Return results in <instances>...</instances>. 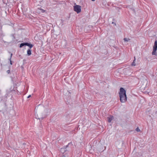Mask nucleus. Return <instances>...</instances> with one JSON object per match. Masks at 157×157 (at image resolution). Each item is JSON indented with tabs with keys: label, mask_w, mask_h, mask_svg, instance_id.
<instances>
[{
	"label": "nucleus",
	"mask_w": 157,
	"mask_h": 157,
	"mask_svg": "<svg viewBox=\"0 0 157 157\" xmlns=\"http://www.w3.org/2000/svg\"><path fill=\"white\" fill-rule=\"evenodd\" d=\"M120 100L121 103H125L127 101L126 91L124 89L121 87L119 93Z\"/></svg>",
	"instance_id": "f257e3e1"
},
{
	"label": "nucleus",
	"mask_w": 157,
	"mask_h": 157,
	"mask_svg": "<svg viewBox=\"0 0 157 157\" xmlns=\"http://www.w3.org/2000/svg\"><path fill=\"white\" fill-rule=\"evenodd\" d=\"M157 50V41L155 40L154 43V45L153 46V50L152 53V55L157 56L156 51Z\"/></svg>",
	"instance_id": "f03ea898"
},
{
	"label": "nucleus",
	"mask_w": 157,
	"mask_h": 157,
	"mask_svg": "<svg viewBox=\"0 0 157 157\" xmlns=\"http://www.w3.org/2000/svg\"><path fill=\"white\" fill-rule=\"evenodd\" d=\"M74 10L77 13H78L81 12V6L78 5H76L74 6Z\"/></svg>",
	"instance_id": "7ed1b4c3"
},
{
	"label": "nucleus",
	"mask_w": 157,
	"mask_h": 157,
	"mask_svg": "<svg viewBox=\"0 0 157 157\" xmlns=\"http://www.w3.org/2000/svg\"><path fill=\"white\" fill-rule=\"evenodd\" d=\"M71 144V143H69L67 145L64 146L63 148H62L60 149V151L63 153H64L66 151V149L68 146V145Z\"/></svg>",
	"instance_id": "20e7f679"
},
{
	"label": "nucleus",
	"mask_w": 157,
	"mask_h": 157,
	"mask_svg": "<svg viewBox=\"0 0 157 157\" xmlns=\"http://www.w3.org/2000/svg\"><path fill=\"white\" fill-rule=\"evenodd\" d=\"M108 121L109 122H111V121L113 120V116H111L110 117H108Z\"/></svg>",
	"instance_id": "39448f33"
},
{
	"label": "nucleus",
	"mask_w": 157,
	"mask_h": 157,
	"mask_svg": "<svg viewBox=\"0 0 157 157\" xmlns=\"http://www.w3.org/2000/svg\"><path fill=\"white\" fill-rule=\"evenodd\" d=\"M27 54L28 56L31 54V50L30 49H28L27 51Z\"/></svg>",
	"instance_id": "423d86ee"
},
{
	"label": "nucleus",
	"mask_w": 157,
	"mask_h": 157,
	"mask_svg": "<svg viewBox=\"0 0 157 157\" xmlns=\"http://www.w3.org/2000/svg\"><path fill=\"white\" fill-rule=\"evenodd\" d=\"M136 60V58L135 57H134V60L133 62L132 63L131 65L132 66H135L136 65V64L135 63V61Z\"/></svg>",
	"instance_id": "0eeeda50"
},
{
	"label": "nucleus",
	"mask_w": 157,
	"mask_h": 157,
	"mask_svg": "<svg viewBox=\"0 0 157 157\" xmlns=\"http://www.w3.org/2000/svg\"><path fill=\"white\" fill-rule=\"evenodd\" d=\"M124 40L125 42H128L130 40V39L127 38H125L124 39Z\"/></svg>",
	"instance_id": "6e6552de"
},
{
	"label": "nucleus",
	"mask_w": 157,
	"mask_h": 157,
	"mask_svg": "<svg viewBox=\"0 0 157 157\" xmlns=\"http://www.w3.org/2000/svg\"><path fill=\"white\" fill-rule=\"evenodd\" d=\"M33 45L32 44H31L29 43L28 45H27L30 48H31L33 47Z\"/></svg>",
	"instance_id": "1a4fd4ad"
},
{
	"label": "nucleus",
	"mask_w": 157,
	"mask_h": 157,
	"mask_svg": "<svg viewBox=\"0 0 157 157\" xmlns=\"http://www.w3.org/2000/svg\"><path fill=\"white\" fill-rule=\"evenodd\" d=\"M24 46H25L24 43H22L20 44V48H21L22 47Z\"/></svg>",
	"instance_id": "9d476101"
},
{
	"label": "nucleus",
	"mask_w": 157,
	"mask_h": 157,
	"mask_svg": "<svg viewBox=\"0 0 157 157\" xmlns=\"http://www.w3.org/2000/svg\"><path fill=\"white\" fill-rule=\"evenodd\" d=\"M136 130L137 132H140V129L138 127H137L136 128Z\"/></svg>",
	"instance_id": "9b49d317"
},
{
	"label": "nucleus",
	"mask_w": 157,
	"mask_h": 157,
	"mask_svg": "<svg viewBox=\"0 0 157 157\" xmlns=\"http://www.w3.org/2000/svg\"><path fill=\"white\" fill-rule=\"evenodd\" d=\"M13 55V54L12 53H10V58L9 59V60H10L11 59V58L12 57V56Z\"/></svg>",
	"instance_id": "f8f14e48"
},
{
	"label": "nucleus",
	"mask_w": 157,
	"mask_h": 157,
	"mask_svg": "<svg viewBox=\"0 0 157 157\" xmlns=\"http://www.w3.org/2000/svg\"><path fill=\"white\" fill-rule=\"evenodd\" d=\"M29 43H27V42H25V43H24V44H25V46H27L28 45V44H29Z\"/></svg>",
	"instance_id": "ddd939ff"
},
{
	"label": "nucleus",
	"mask_w": 157,
	"mask_h": 157,
	"mask_svg": "<svg viewBox=\"0 0 157 157\" xmlns=\"http://www.w3.org/2000/svg\"><path fill=\"white\" fill-rule=\"evenodd\" d=\"M6 72L8 74H10V70H7Z\"/></svg>",
	"instance_id": "4468645a"
},
{
	"label": "nucleus",
	"mask_w": 157,
	"mask_h": 157,
	"mask_svg": "<svg viewBox=\"0 0 157 157\" xmlns=\"http://www.w3.org/2000/svg\"><path fill=\"white\" fill-rule=\"evenodd\" d=\"M40 10H42V12L43 13H44L45 11V10H43L42 9H40Z\"/></svg>",
	"instance_id": "2eb2a0df"
},
{
	"label": "nucleus",
	"mask_w": 157,
	"mask_h": 157,
	"mask_svg": "<svg viewBox=\"0 0 157 157\" xmlns=\"http://www.w3.org/2000/svg\"><path fill=\"white\" fill-rule=\"evenodd\" d=\"M9 60L10 61V64L11 65H12L13 64V63H12V61L11 60V59H10V60Z\"/></svg>",
	"instance_id": "dca6fc26"
},
{
	"label": "nucleus",
	"mask_w": 157,
	"mask_h": 157,
	"mask_svg": "<svg viewBox=\"0 0 157 157\" xmlns=\"http://www.w3.org/2000/svg\"><path fill=\"white\" fill-rule=\"evenodd\" d=\"M112 24H114L115 25H116V23L113 22H112Z\"/></svg>",
	"instance_id": "f3484780"
},
{
	"label": "nucleus",
	"mask_w": 157,
	"mask_h": 157,
	"mask_svg": "<svg viewBox=\"0 0 157 157\" xmlns=\"http://www.w3.org/2000/svg\"><path fill=\"white\" fill-rule=\"evenodd\" d=\"M31 97V95H29L28 97V98H29L30 97Z\"/></svg>",
	"instance_id": "a211bd4d"
},
{
	"label": "nucleus",
	"mask_w": 157,
	"mask_h": 157,
	"mask_svg": "<svg viewBox=\"0 0 157 157\" xmlns=\"http://www.w3.org/2000/svg\"><path fill=\"white\" fill-rule=\"evenodd\" d=\"M62 157H66L65 156H63Z\"/></svg>",
	"instance_id": "6ab92c4d"
},
{
	"label": "nucleus",
	"mask_w": 157,
	"mask_h": 157,
	"mask_svg": "<svg viewBox=\"0 0 157 157\" xmlns=\"http://www.w3.org/2000/svg\"><path fill=\"white\" fill-rule=\"evenodd\" d=\"M92 1H94L95 0H91Z\"/></svg>",
	"instance_id": "aec40b11"
}]
</instances>
